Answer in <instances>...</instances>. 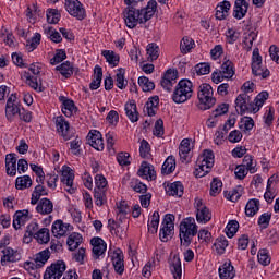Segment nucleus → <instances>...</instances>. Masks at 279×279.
<instances>
[{"label": "nucleus", "instance_id": "nucleus-1", "mask_svg": "<svg viewBox=\"0 0 279 279\" xmlns=\"http://www.w3.org/2000/svg\"><path fill=\"white\" fill-rule=\"evenodd\" d=\"M158 2H156V0L148 1L147 5L142 9L128 7L123 11V19L126 27H129V29H134L136 25L151 21V17L156 14Z\"/></svg>", "mask_w": 279, "mask_h": 279}, {"label": "nucleus", "instance_id": "nucleus-2", "mask_svg": "<svg viewBox=\"0 0 279 279\" xmlns=\"http://www.w3.org/2000/svg\"><path fill=\"white\" fill-rule=\"evenodd\" d=\"M197 235V223L195 218L189 217L182 220L180 223V243L183 247H189L193 243V238Z\"/></svg>", "mask_w": 279, "mask_h": 279}, {"label": "nucleus", "instance_id": "nucleus-3", "mask_svg": "<svg viewBox=\"0 0 279 279\" xmlns=\"http://www.w3.org/2000/svg\"><path fill=\"white\" fill-rule=\"evenodd\" d=\"M215 93L213 92V86L208 83H203L198 86L197 97L199 101L201 110H210L217 99L215 98Z\"/></svg>", "mask_w": 279, "mask_h": 279}, {"label": "nucleus", "instance_id": "nucleus-4", "mask_svg": "<svg viewBox=\"0 0 279 279\" xmlns=\"http://www.w3.org/2000/svg\"><path fill=\"white\" fill-rule=\"evenodd\" d=\"M193 97V82L190 80H181L172 94L174 104H185Z\"/></svg>", "mask_w": 279, "mask_h": 279}, {"label": "nucleus", "instance_id": "nucleus-5", "mask_svg": "<svg viewBox=\"0 0 279 279\" xmlns=\"http://www.w3.org/2000/svg\"><path fill=\"white\" fill-rule=\"evenodd\" d=\"M234 63H232L230 59H225L220 70L213 72L211 80L214 84H220V82H223V80H232V77H234Z\"/></svg>", "mask_w": 279, "mask_h": 279}, {"label": "nucleus", "instance_id": "nucleus-6", "mask_svg": "<svg viewBox=\"0 0 279 279\" xmlns=\"http://www.w3.org/2000/svg\"><path fill=\"white\" fill-rule=\"evenodd\" d=\"M252 73L255 77H262V80H267V77H269V70L263 69V57H260L258 48L253 50Z\"/></svg>", "mask_w": 279, "mask_h": 279}, {"label": "nucleus", "instance_id": "nucleus-7", "mask_svg": "<svg viewBox=\"0 0 279 279\" xmlns=\"http://www.w3.org/2000/svg\"><path fill=\"white\" fill-rule=\"evenodd\" d=\"M173 221H175V216L171 214L166 215L162 220L159 238L163 243H167L169 238L173 236V230H175Z\"/></svg>", "mask_w": 279, "mask_h": 279}, {"label": "nucleus", "instance_id": "nucleus-8", "mask_svg": "<svg viewBox=\"0 0 279 279\" xmlns=\"http://www.w3.org/2000/svg\"><path fill=\"white\" fill-rule=\"evenodd\" d=\"M65 10L71 16L77 19V21H84L86 19V10L80 0H65Z\"/></svg>", "mask_w": 279, "mask_h": 279}, {"label": "nucleus", "instance_id": "nucleus-9", "mask_svg": "<svg viewBox=\"0 0 279 279\" xmlns=\"http://www.w3.org/2000/svg\"><path fill=\"white\" fill-rule=\"evenodd\" d=\"M19 112H21V100L16 97V94H11L5 106V117L8 121H14V117H16Z\"/></svg>", "mask_w": 279, "mask_h": 279}, {"label": "nucleus", "instance_id": "nucleus-10", "mask_svg": "<svg viewBox=\"0 0 279 279\" xmlns=\"http://www.w3.org/2000/svg\"><path fill=\"white\" fill-rule=\"evenodd\" d=\"M64 271H66V264L64 262H57L46 269L44 279H60L64 276Z\"/></svg>", "mask_w": 279, "mask_h": 279}, {"label": "nucleus", "instance_id": "nucleus-11", "mask_svg": "<svg viewBox=\"0 0 279 279\" xmlns=\"http://www.w3.org/2000/svg\"><path fill=\"white\" fill-rule=\"evenodd\" d=\"M56 125L57 132L60 134V136H62V138L65 141H71V138H73V135L71 134V126L64 117H58L56 120Z\"/></svg>", "mask_w": 279, "mask_h": 279}, {"label": "nucleus", "instance_id": "nucleus-12", "mask_svg": "<svg viewBox=\"0 0 279 279\" xmlns=\"http://www.w3.org/2000/svg\"><path fill=\"white\" fill-rule=\"evenodd\" d=\"M111 260L116 274L123 276V272L125 271L123 251H121V248H117L111 256Z\"/></svg>", "mask_w": 279, "mask_h": 279}, {"label": "nucleus", "instance_id": "nucleus-13", "mask_svg": "<svg viewBox=\"0 0 279 279\" xmlns=\"http://www.w3.org/2000/svg\"><path fill=\"white\" fill-rule=\"evenodd\" d=\"M75 180V174L71 168H65L61 174V182L65 185L66 193L73 195L75 193V187H73V181Z\"/></svg>", "mask_w": 279, "mask_h": 279}, {"label": "nucleus", "instance_id": "nucleus-14", "mask_svg": "<svg viewBox=\"0 0 279 279\" xmlns=\"http://www.w3.org/2000/svg\"><path fill=\"white\" fill-rule=\"evenodd\" d=\"M175 80H178V71L169 69L161 80L162 88L165 90H168V93H171V90L173 89V85L175 84Z\"/></svg>", "mask_w": 279, "mask_h": 279}, {"label": "nucleus", "instance_id": "nucleus-15", "mask_svg": "<svg viewBox=\"0 0 279 279\" xmlns=\"http://www.w3.org/2000/svg\"><path fill=\"white\" fill-rule=\"evenodd\" d=\"M87 141L90 147L97 151H104V137L101 136V132L97 130L89 132L87 135Z\"/></svg>", "mask_w": 279, "mask_h": 279}, {"label": "nucleus", "instance_id": "nucleus-16", "mask_svg": "<svg viewBox=\"0 0 279 279\" xmlns=\"http://www.w3.org/2000/svg\"><path fill=\"white\" fill-rule=\"evenodd\" d=\"M196 162L201 167H205L206 171H211L215 167V154L213 150H204V153L197 158Z\"/></svg>", "mask_w": 279, "mask_h": 279}, {"label": "nucleus", "instance_id": "nucleus-17", "mask_svg": "<svg viewBox=\"0 0 279 279\" xmlns=\"http://www.w3.org/2000/svg\"><path fill=\"white\" fill-rule=\"evenodd\" d=\"M1 265H8V263H19L21 260V253L14 251L11 247H4L2 251Z\"/></svg>", "mask_w": 279, "mask_h": 279}, {"label": "nucleus", "instance_id": "nucleus-18", "mask_svg": "<svg viewBox=\"0 0 279 279\" xmlns=\"http://www.w3.org/2000/svg\"><path fill=\"white\" fill-rule=\"evenodd\" d=\"M31 219H32V216L29 215V210L27 209L17 210L13 216V228L15 230H21V227L25 226V223Z\"/></svg>", "mask_w": 279, "mask_h": 279}, {"label": "nucleus", "instance_id": "nucleus-19", "mask_svg": "<svg viewBox=\"0 0 279 279\" xmlns=\"http://www.w3.org/2000/svg\"><path fill=\"white\" fill-rule=\"evenodd\" d=\"M247 10H250V0H235L233 10L234 19H238V21L245 19Z\"/></svg>", "mask_w": 279, "mask_h": 279}, {"label": "nucleus", "instance_id": "nucleus-20", "mask_svg": "<svg viewBox=\"0 0 279 279\" xmlns=\"http://www.w3.org/2000/svg\"><path fill=\"white\" fill-rule=\"evenodd\" d=\"M251 98L247 94H240L235 98V110L239 114H245L250 110Z\"/></svg>", "mask_w": 279, "mask_h": 279}, {"label": "nucleus", "instance_id": "nucleus-21", "mask_svg": "<svg viewBox=\"0 0 279 279\" xmlns=\"http://www.w3.org/2000/svg\"><path fill=\"white\" fill-rule=\"evenodd\" d=\"M90 243L93 245V254L94 258H99V256H104L106 254V250H108V245L101 238H93L90 240Z\"/></svg>", "mask_w": 279, "mask_h": 279}, {"label": "nucleus", "instance_id": "nucleus-22", "mask_svg": "<svg viewBox=\"0 0 279 279\" xmlns=\"http://www.w3.org/2000/svg\"><path fill=\"white\" fill-rule=\"evenodd\" d=\"M137 175L144 180L154 181L156 180V170H154V166L147 163V161H143Z\"/></svg>", "mask_w": 279, "mask_h": 279}, {"label": "nucleus", "instance_id": "nucleus-23", "mask_svg": "<svg viewBox=\"0 0 279 279\" xmlns=\"http://www.w3.org/2000/svg\"><path fill=\"white\" fill-rule=\"evenodd\" d=\"M170 271L174 279H182V260L180 255H173L169 260Z\"/></svg>", "mask_w": 279, "mask_h": 279}, {"label": "nucleus", "instance_id": "nucleus-24", "mask_svg": "<svg viewBox=\"0 0 279 279\" xmlns=\"http://www.w3.org/2000/svg\"><path fill=\"white\" fill-rule=\"evenodd\" d=\"M218 274L220 279H234L236 276V270H234V266H232V262H225L218 269Z\"/></svg>", "mask_w": 279, "mask_h": 279}, {"label": "nucleus", "instance_id": "nucleus-25", "mask_svg": "<svg viewBox=\"0 0 279 279\" xmlns=\"http://www.w3.org/2000/svg\"><path fill=\"white\" fill-rule=\"evenodd\" d=\"M69 230H73V227L69 223H64L62 220H57L52 225V234L54 236H65Z\"/></svg>", "mask_w": 279, "mask_h": 279}, {"label": "nucleus", "instance_id": "nucleus-26", "mask_svg": "<svg viewBox=\"0 0 279 279\" xmlns=\"http://www.w3.org/2000/svg\"><path fill=\"white\" fill-rule=\"evenodd\" d=\"M108 228L111 234H116V236L123 239V236H125V231L128 230V225L121 226V223L114 221V219H109Z\"/></svg>", "mask_w": 279, "mask_h": 279}, {"label": "nucleus", "instance_id": "nucleus-27", "mask_svg": "<svg viewBox=\"0 0 279 279\" xmlns=\"http://www.w3.org/2000/svg\"><path fill=\"white\" fill-rule=\"evenodd\" d=\"M231 8H232V4L230 3V1L225 0V1L220 2L216 7V19L218 21L226 20V17L230 14V9Z\"/></svg>", "mask_w": 279, "mask_h": 279}, {"label": "nucleus", "instance_id": "nucleus-28", "mask_svg": "<svg viewBox=\"0 0 279 279\" xmlns=\"http://www.w3.org/2000/svg\"><path fill=\"white\" fill-rule=\"evenodd\" d=\"M39 215H51L53 213V202L49 198H41L36 207Z\"/></svg>", "mask_w": 279, "mask_h": 279}, {"label": "nucleus", "instance_id": "nucleus-29", "mask_svg": "<svg viewBox=\"0 0 279 279\" xmlns=\"http://www.w3.org/2000/svg\"><path fill=\"white\" fill-rule=\"evenodd\" d=\"M16 154L11 153L5 156V169L7 173L12 178L16 175V162H17Z\"/></svg>", "mask_w": 279, "mask_h": 279}, {"label": "nucleus", "instance_id": "nucleus-30", "mask_svg": "<svg viewBox=\"0 0 279 279\" xmlns=\"http://www.w3.org/2000/svg\"><path fill=\"white\" fill-rule=\"evenodd\" d=\"M166 192L172 197H182L184 195V185L180 181L173 182L167 186Z\"/></svg>", "mask_w": 279, "mask_h": 279}, {"label": "nucleus", "instance_id": "nucleus-31", "mask_svg": "<svg viewBox=\"0 0 279 279\" xmlns=\"http://www.w3.org/2000/svg\"><path fill=\"white\" fill-rule=\"evenodd\" d=\"M191 138H184L181 141L179 146V156L182 160V162H185L187 160L190 154H191Z\"/></svg>", "mask_w": 279, "mask_h": 279}, {"label": "nucleus", "instance_id": "nucleus-32", "mask_svg": "<svg viewBox=\"0 0 279 279\" xmlns=\"http://www.w3.org/2000/svg\"><path fill=\"white\" fill-rule=\"evenodd\" d=\"M258 37V33L256 31H251L244 34V38L242 41L244 51H252V47H254V40Z\"/></svg>", "mask_w": 279, "mask_h": 279}, {"label": "nucleus", "instance_id": "nucleus-33", "mask_svg": "<svg viewBox=\"0 0 279 279\" xmlns=\"http://www.w3.org/2000/svg\"><path fill=\"white\" fill-rule=\"evenodd\" d=\"M102 77H104V70L101 69V66L96 65L94 69V78L89 84L90 90H97L99 86H101Z\"/></svg>", "mask_w": 279, "mask_h": 279}, {"label": "nucleus", "instance_id": "nucleus-34", "mask_svg": "<svg viewBox=\"0 0 279 279\" xmlns=\"http://www.w3.org/2000/svg\"><path fill=\"white\" fill-rule=\"evenodd\" d=\"M260 210V201L256 198H251L245 206L246 217H254Z\"/></svg>", "mask_w": 279, "mask_h": 279}, {"label": "nucleus", "instance_id": "nucleus-35", "mask_svg": "<svg viewBox=\"0 0 279 279\" xmlns=\"http://www.w3.org/2000/svg\"><path fill=\"white\" fill-rule=\"evenodd\" d=\"M62 101V112L66 117H73L75 114L77 108H75V102L71 99H66L62 97L60 99Z\"/></svg>", "mask_w": 279, "mask_h": 279}, {"label": "nucleus", "instance_id": "nucleus-36", "mask_svg": "<svg viewBox=\"0 0 279 279\" xmlns=\"http://www.w3.org/2000/svg\"><path fill=\"white\" fill-rule=\"evenodd\" d=\"M147 60L154 62L157 58H160V47L156 43H150L146 47Z\"/></svg>", "mask_w": 279, "mask_h": 279}, {"label": "nucleus", "instance_id": "nucleus-37", "mask_svg": "<svg viewBox=\"0 0 279 279\" xmlns=\"http://www.w3.org/2000/svg\"><path fill=\"white\" fill-rule=\"evenodd\" d=\"M45 195H49V192L43 186V184H38L32 193L31 204L36 206V204H38L40 201V197Z\"/></svg>", "mask_w": 279, "mask_h": 279}, {"label": "nucleus", "instance_id": "nucleus-38", "mask_svg": "<svg viewBox=\"0 0 279 279\" xmlns=\"http://www.w3.org/2000/svg\"><path fill=\"white\" fill-rule=\"evenodd\" d=\"M125 114L131 123H136L138 121V111L136 110V104L134 102H126L125 107Z\"/></svg>", "mask_w": 279, "mask_h": 279}, {"label": "nucleus", "instance_id": "nucleus-39", "mask_svg": "<svg viewBox=\"0 0 279 279\" xmlns=\"http://www.w3.org/2000/svg\"><path fill=\"white\" fill-rule=\"evenodd\" d=\"M84 241L82 238V234L80 233H72L68 238V247L71 252L77 250L80 247V244Z\"/></svg>", "mask_w": 279, "mask_h": 279}, {"label": "nucleus", "instance_id": "nucleus-40", "mask_svg": "<svg viewBox=\"0 0 279 279\" xmlns=\"http://www.w3.org/2000/svg\"><path fill=\"white\" fill-rule=\"evenodd\" d=\"M173 171H175V157L169 156L161 167V173L163 175H170Z\"/></svg>", "mask_w": 279, "mask_h": 279}, {"label": "nucleus", "instance_id": "nucleus-41", "mask_svg": "<svg viewBox=\"0 0 279 279\" xmlns=\"http://www.w3.org/2000/svg\"><path fill=\"white\" fill-rule=\"evenodd\" d=\"M159 104L160 98L158 96H153L148 99V101L145 105L148 117H154L156 114V108H158Z\"/></svg>", "mask_w": 279, "mask_h": 279}, {"label": "nucleus", "instance_id": "nucleus-42", "mask_svg": "<svg viewBox=\"0 0 279 279\" xmlns=\"http://www.w3.org/2000/svg\"><path fill=\"white\" fill-rule=\"evenodd\" d=\"M50 257V252L49 248H46L39 253H37L35 255V266L40 268V267H45V264L47 263V260H49Z\"/></svg>", "mask_w": 279, "mask_h": 279}, {"label": "nucleus", "instance_id": "nucleus-43", "mask_svg": "<svg viewBox=\"0 0 279 279\" xmlns=\"http://www.w3.org/2000/svg\"><path fill=\"white\" fill-rule=\"evenodd\" d=\"M116 86L120 88V90H124L128 88V80H125V69L120 68L116 74Z\"/></svg>", "mask_w": 279, "mask_h": 279}, {"label": "nucleus", "instance_id": "nucleus-44", "mask_svg": "<svg viewBox=\"0 0 279 279\" xmlns=\"http://www.w3.org/2000/svg\"><path fill=\"white\" fill-rule=\"evenodd\" d=\"M213 219V214L210 213V209L208 207H205L204 209H198L196 211V220L198 223H208Z\"/></svg>", "mask_w": 279, "mask_h": 279}, {"label": "nucleus", "instance_id": "nucleus-45", "mask_svg": "<svg viewBox=\"0 0 279 279\" xmlns=\"http://www.w3.org/2000/svg\"><path fill=\"white\" fill-rule=\"evenodd\" d=\"M32 186V178L29 175L19 177L15 181V189L19 191H25Z\"/></svg>", "mask_w": 279, "mask_h": 279}, {"label": "nucleus", "instance_id": "nucleus-46", "mask_svg": "<svg viewBox=\"0 0 279 279\" xmlns=\"http://www.w3.org/2000/svg\"><path fill=\"white\" fill-rule=\"evenodd\" d=\"M44 33L46 34L47 38H49L52 43H62V36L59 34L56 28L51 26H47L44 29Z\"/></svg>", "mask_w": 279, "mask_h": 279}, {"label": "nucleus", "instance_id": "nucleus-47", "mask_svg": "<svg viewBox=\"0 0 279 279\" xmlns=\"http://www.w3.org/2000/svg\"><path fill=\"white\" fill-rule=\"evenodd\" d=\"M138 86H141V88L144 93H151V90H154V88H156V84H154V82H151L146 76H141L138 78Z\"/></svg>", "mask_w": 279, "mask_h": 279}, {"label": "nucleus", "instance_id": "nucleus-48", "mask_svg": "<svg viewBox=\"0 0 279 279\" xmlns=\"http://www.w3.org/2000/svg\"><path fill=\"white\" fill-rule=\"evenodd\" d=\"M214 247L217 254H219V256H221L222 254H226V248L228 247V240L226 239V236H219L215 241Z\"/></svg>", "mask_w": 279, "mask_h": 279}, {"label": "nucleus", "instance_id": "nucleus-49", "mask_svg": "<svg viewBox=\"0 0 279 279\" xmlns=\"http://www.w3.org/2000/svg\"><path fill=\"white\" fill-rule=\"evenodd\" d=\"M57 71H60L61 75L69 80L73 75V64L69 61L63 62L61 65L57 66Z\"/></svg>", "mask_w": 279, "mask_h": 279}, {"label": "nucleus", "instance_id": "nucleus-50", "mask_svg": "<svg viewBox=\"0 0 279 279\" xmlns=\"http://www.w3.org/2000/svg\"><path fill=\"white\" fill-rule=\"evenodd\" d=\"M241 166L246 168L248 173H256L257 171L256 163H254V157L251 155L244 156Z\"/></svg>", "mask_w": 279, "mask_h": 279}, {"label": "nucleus", "instance_id": "nucleus-51", "mask_svg": "<svg viewBox=\"0 0 279 279\" xmlns=\"http://www.w3.org/2000/svg\"><path fill=\"white\" fill-rule=\"evenodd\" d=\"M108 190H94V199L96 206H104L106 202H108V198L106 197V193Z\"/></svg>", "mask_w": 279, "mask_h": 279}, {"label": "nucleus", "instance_id": "nucleus-52", "mask_svg": "<svg viewBox=\"0 0 279 279\" xmlns=\"http://www.w3.org/2000/svg\"><path fill=\"white\" fill-rule=\"evenodd\" d=\"M102 56L104 58H106L107 62L111 65V66H117L119 64V54H117L114 51H110V50H105L102 51Z\"/></svg>", "mask_w": 279, "mask_h": 279}, {"label": "nucleus", "instance_id": "nucleus-53", "mask_svg": "<svg viewBox=\"0 0 279 279\" xmlns=\"http://www.w3.org/2000/svg\"><path fill=\"white\" fill-rule=\"evenodd\" d=\"M96 187L94 191H108V180L104 174H96L95 177Z\"/></svg>", "mask_w": 279, "mask_h": 279}, {"label": "nucleus", "instance_id": "nucleus-54", "mask_svg": "<svg viewBox=\"0 0 279 279\" xmlns=\"http://www.w3.org/2000/svg\"><path fill=\"white\" fill-rule=\"evenodd\" d=\"M40 38L41 35L39 33H36L31 39L26 41V49L28 52L34 51V49H37L38 45H40Z\"/></svg>", "mask_w": 279, "mask_h": 279}, {"label": "nucleus", "instance_id": "nucleus-55", "mask_svg": "<svg viewBox=\"0 0 279 279\" xmlns=\"http://www.w3.org/2000/svg\"><path fill=\"white\" fill-rule=\"evenodd\" d=\"M128 213H130V207H128V203L125 201L120 202L117 207V217L121 221L122 219H125L128 216Z\"/></svg>", "mask_w": 279, "mask_h": 279}, {"label": "nucleus", "instance_id": "nucleus-56", "mask_svg": "<svg viewBox=\"0 0 279 279\" xmlns=\"http://www.w3.org/2000/svg\"><path fill=\"white\" fill-rule=\"evenodd\" d=\"M257 259H258V263L264 267H267V265H270L271 263V257L269 256V252H267V250L265 248H262L258 251Z\"/></svg>", "mask_w": 279, "mask_h": 279}, {"label": "nucleus", "instance_id": "nucleus-57", "mask_svg": "<svg viewBox=\"0 0 279 279\" xmlns=\"http://www.w3.org/2000/svg\"><path fill=\"white\" fill-rule=\"evenodd\" d=\"M226 234L229 239H232L236 232H239V221L230 220L226 227Z\"/></svg>", "mask_w": 279, "mask_h": 279}, {"label": "nucleus", "instance_id": "nucleus-58", "mask_svg": "<svg viewBox=\"0 0 279 279\" xmlns=\"http://www.w3.org/2000/svg\"><path fill=\"white\" fill-rule=\"evenodd\" d=\"M221 189H223V182H221V180L215 178L211 181V185H210L211 197H217V195H219V193H221Z\"/></svg>", "mask_w": 279, "mask_h": 279}, {"label": "nucleus", "instance_id": "nucleus-59", "mask_svg": "<svg viewBox=\"0 0 279 279\" xmlns=\"http://www.w3.org/2000/svg\"><path fill=\"white\" fill-rule=\"evenodd\" d=\"M46 16L48 23H50L51 25H56L60 22V12L58 11V9H49Z\"/></svg>", "mask_w": 279, "mask_h": 279}, {"label": "nucleus", "instance_id": "nucleus-60", "mask_svg": "<svg viewBox=\"0 0 279 279\" xmlns=\"http://www.w3.org/2000/svg\"><path fill=\"white\" fill-rule=\"evenodd\" d=\"M240 36H241V33H239L234 28H229L226 32V40L229 45H234V43H236V40H239Z\"/></svg>", "mask_w": 279, "mask_h": 279}, {"label": "nucleus", "instance_id": "nucleus-61", "mask_svg": "<svg viewBox=\"0 0 279 279\" xmlns=\"http://www.w3.org/2000/svg\"><path fill=\"white\" fill-rule=\"evenodd\" d=\"M34 239H36L37 243H47L48 241H50L49 229H39V232L35 235Z\"/></svg>", "mask_w": 279, "mask_h": 279}, {"label": "nucleus", "instance_id": "nucleus-62", "mask_svg": "<svg viewBox=\"0 0 279 279\" xmlns=\"http://www.w3.org/2000/svg\"><path fill=\"white\" fill-rule=\"evenodd\" d=\"M130 186L135 191V193H147V185H145L138 179H132Z\"/></svg>", "mask_w": 279, "mask_h": 279}, {"label": "nucleus", "instance_id": "nucleus-63", "mask_svg": "<svg viewBox=\"0 0 279 279\" xmlns=\"http://www.w3.org/2000/svg\"><path fill=\"white\" fill-rule=\"evenodd\" d=\"M240 129L242 132H251L254 129V119L250 117H244L241 120Z\"/></svg>", "mask_w": 279, "mask_h": 279}, {"label": "nucleus", "instance_id": "nucleus-64", "mask_svg": "<svg viewBox=\"0 0 279 279\" xmlns=\"http://www.w3.org/2000/svg\"><path fill=\"white\" fill-rule=\"evenodd\" d=\"M193 45H195V43L191 38L183 37L180 45L182 53H189V51L193 49Z\"/></svg>", "mask_w": 279, "mask_h": 279}]
</instances>
